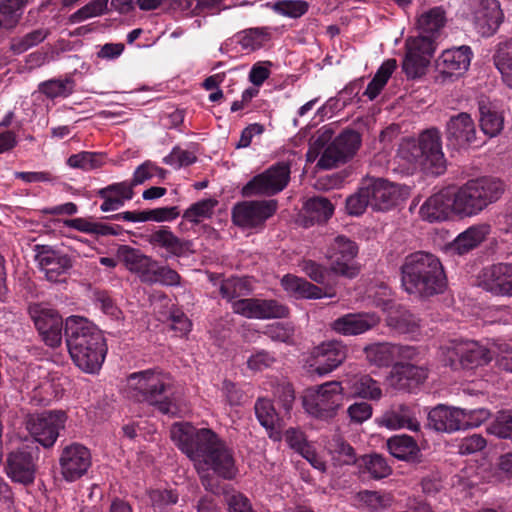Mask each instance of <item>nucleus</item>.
<instances>
[{
    "instance_id": "nucleus-6",
    "label": "nucleus",
    "mask_w": 512,
    "mask_h": 512,
    "mask_svg": "<svg viewBox=\"0 0 512 512\" xmlns=\"http://www.w3.org/2000/svg\"><path fill=\"white\" fill-rule=\"evenodd\" d=\"M450 189L454 200V215L472 217L500 198L503 184L497 179L483 177L469 180L460 187L451 186Z\"/></svg>"
},
{
    "instance_id": "nucleus-19",
    "label": "nucleus",
    "mask_w": 512,
    "mask_h": 512,
    "mask_svg": "<svg viewBox=\"0 0 512 512\" xmlns=\"http://www.w3.org/2000/svg\"><path fill=\"white\" fill-rule=\"evenodd\" d=\"M234 313L246 318L270 319L287 316L288 309L276 300L246 298L232 303Z\"/></svg>"
},
{
    "instance_id": "nucleus-22",
    "label": "nucleus",
    "mask_w": 512,
    "mask_h": 512,
    "mask_svg": "<svg viewBox=\"0 0 512 512\" xmlns=\"http://www.w3.org/2000/svg\"><path fill=\"white\" fill-rule=\"evenodd\" d=\"M445 130L447 140L459 148L474 144L477 138L475 122L466 112L451 116L446 123Z\"/></svg>"
},
{
    "instance_id": "nucleus-9",
    "label": "nucleus",
    "mask_w": 512,
    "mask_h": 512,
    "mask_svg": "<svg viewBox=\"0 0 512 512\" xmlns=\"http://www.w3.org/2000/svg\"><path fill=\"white\" fill-rule=\"evenodd\" d=\"M290 173V165L279 162L248 181L243 186L241 194L244 197L276 195L288 185Z\"/></svg>"
},
{
    "instance_id": "nucleus-45",
    "label": "nucleus",
    "mask_w": 512,
    "mask_h": 512,
    "mask_svg": "<svg viewBox=\"0 0 512 512\" xmlns=\"http://www.w3.org/2000/svg\"><path fill=\"white\" fill-rule=\"evenodd\" d=\"M387 323L398 332L404 334L414 335L419 328L418 319L406 310L389 313Z\"/></svg>"
},
{
    "instance_id": "nucleus-42",
    "label": "nucleus",
    "mask_w": 512,
    "mask_h": 512,
    "mask_svg": "<svg viewBox=\"0 0 512 512\" xmlns=\"http://www.w3.org/2000/svg\"><path fill=\"white\" fill-rule=\"evenodd\" d=\"M367 360L376 366H388L395 360V344L375 343L364 349Z\"/></svg>"
},
{
    "instance_id": "nucleus-31",
    "label": "nucleus",
    "mask_w": 512,
    "mask_h": 512,
    "mask_svg": "<svg viewBox=\"0 0 512 512\" xmlns=\"http://www.w3.org/2000/svg\"><path fill=\"white\" fill-rule=\"evenodd\" d=\"M343 383L350 397L372 401H378L382 397V389L379 383L369 375H352L347 377Z\"/></svg>"
},
{
    "instance_id": "nucleus-3",
    "label": "nucleus",
    "mask_w": 512,
    "mask_h": 512,
    "mask_svg": "<svg viewBox=\"0 0 512 512\" xmlns=\"http://www.w3.org/2000/svg\"><path fill=\"white\" fill-rule=\"evenodd\" d=\"M401 285L408 294L419 298L442 293L446 276L441 261L425 251L407 255L401 266Z\"/></svg>"
},
{
    "instance_id": "nucleus-21",
    "label": "nucleus",
    "mask_w": 512,
    "mask_h": 512,
    "mask_svg": "<svg viewBox=\"0 0 512 512\" xmlns=\"http://www.w3.org/2000/svg\"><path fill=\"white\" fill-rule=\"evenodd\" d=\"M364 184L375 210L389 209L405 194L399 185L381 178H367Z\"/></svg>"
},
{
    "instance_id": "nucleus-40",
    "label": "nucleus",
    "mask_w": 512,
    "mask_h": 512,
    "mask_svg": "<svg viewBox=\"0 0 512 512\" xmlns=\"http://www.w3.org/2000/svg\"><path fill=\"white\" fill-rule=\"evenodd\" d=\"M445 22V11L441 7H434L419 15L417 28L422 34L432 37L445 25Z\"/></svg>"
},
{
    "instance_id": "nucleus-15",
    "label": "nucleus",
    "mask_w": 512,
    "mask_h": 512,
    "mask_svg": "<svg viewBox=\"0 0 512 512\" xmlns=\"http://www.w3.org/2000/svg\"><path fill=\"white\" fill-rule=\"evenodd\" d=\"M29 314L46 345L57 347L62 342V317L45 304H33Z\"/></svg>"
},
{
    "instance_id": "nucleus-26",
    "label": "nucleus",
    "mask_w": 512,
    "mask_h": 512,
    "mask_svg": "<svg viewBox=\"0 0 512 512\" xmlns=\"http://www.w3.org/2000/svg\"><path fill=\"white\" fill-rule=\"evenodd\" d=\"M380 318L374 313H350L337 318L332 323V329L345 336L365 333L374 328Z\"/></svg>"
},
{
    "instance_id": "nucleus-30",
    "label": "nucleus",
    "mask_w": 512,
    "mask_h": 512,
    "mask_svg": "<svg viewBox=\"0 0 512 512\" xmlns=\"http://www.w3.org/2000/svg\"><path fill=\"white\" fill-rule=\"evenodd\" d=\"M427 377L426 370L405 362L395 363L389 377V383L396 389H411L422 383Z\"/></svg>"
},
{
    "instance_id": "nucleus-53",
    "label": "nucleus",
    "mask_w": 512,
    "mask_h": 512,
    "mask_svg": "<svg viewBox=\"0 0 512 512\" xmlns=\"http://www.w3.org/2000/svg\"><path fill=\"white\" fill-rule=\"evenodd\" d=\"M333 143L338 147L345 158L349 160L358 150L361 139L357 132L347 130L337 136Z\"/></svg>"
},
{
    "instance_id": "nucleus-28",
    "label": "nucleus",
    "mask_w": 512,
    "mask_h": 512,
    "mask_svg": "<svg viewBox=\"0 0 512 512\" xmlns=\"http://www.w3.org/2000/svg\"><path fill=\"white\" fill-rule=\"evenodd\" d=\"M36 465L31 454L24 451L12 452L7 457L6 473L17 483L30 484L35 478Z\"/></svg>"
},
{
    "instance_id": "nucleus-54",
    "label": "nucleus",
    "mask_w": 512,
    "mask_h": 512,
    "mask_svg": "<svg viewBox=\"0 0 512 512\" xmlns=\"http://www.w3.org/2000/svg\"><path fill=\"white\" fill-rule=\"evenodd\" d=\"M40 91L47 97H67L73 92V82L69 79H53L40 85Z\"/></svg>"
},
{
    "instance_id": "nucleus-61",
    "label": "nucleus",
    "mask_w": 512,
    "mask_h": 512,
    "mask_svg": "<svg viewBox=\"0 0 512 512\" xmlns=\"http://www.w3.org/2000/svg\"><path fill=\"white\" fill-rule=\"evenodd\" d=\"M196 161L194 153L175 147L164 157L163 162L175 169L193 164Z\"/></svg>"
},
{
    "instance_id": "nucleus-44",
    "label": "nucleus",
    "mask_w": 512,
    "mask_h": 512,
    "mask_svg": "<svg viewBox=\"0 0 512 512\" xmlns=\"http://www.w3.org/2000/svg\"><path fill=\"white\" fill-rule=\"evenodd\" d=\"M304 209L307 216L316 222L327 221L334 212V206L323 197H314L307 200Z\"/></svg>"
},
{
    "instance_id": "nucleus-14",
    "label": "nucleus",
    "mask_w": 512,
    "mask_h": 512,
    "mask_svg": "<svg viewBox=\"0 0 512 512\" xmlns=\"http://www.w3.org/2000/svg\"><path fill=\"white\" fill-rule=\"evenodd\" d=\"M276 200L243 201L232 210L235 225L244 229L262 226L277 210Z\"/></svg>"
},
{
    "instance_id": "nucleus-5",
    "label": "nucleus",
    "mask_w": 512,
    "mask_h": 512,
    "mask_svg": "<svg viewBox=\"0 0 512 512\" xmlns=\"http://www.w3.org/2000/svg\"><path fill=\"white\" fill-rule=\"evenodd\" d=\"M129 395L138 402H147L163 414L174 415L176 406L166 394L172 388V378L161 370L148 369L127 378Z\"/></svg>"
},
{
    "instance_id": "nucleus-49",
    "label": "nucleus",
    "mask_w": 512,
    "mask_h": 512,
    "mask_svg": "<svg viewBox=\"0 0 512 512\" xmlns=\"http://www.w3.org/2000/svg\"><path fill=\"white\" fill-rule=\"evenodd\" d=\"M269 38L267 28H250L239 34V43L243 49L254 51L262 47Z\"/></svg>"
},
{
    "instance_id": "nucleus-64",
    "label": "nucleus",
    "mask_w": 512,
    "mask_h": 512,
    "mask_svg": "<svg viewBox=\"0 0 512 512\" xmlns=\"http://www.w3.org/2000/svg\"><path fill=\"white\" fill-rule=\"evenodd\" d=\"M229 512H254L249 499L234 490H224Z\"/></svg>"
},
{
    "instance_id": "nucleus-33",
    "label": "nucleus",
    "mask_w": 512,
    "mask_h": 512,
    "mask_svg": "<svg viewBox=\"0 0 512 512\" xmlns=\"http://www.w3.org/2000/svg\"><path fill=\"white\" fill-rule=\"evenodd\" d=\"M489 232L490 226L487 224L471 226L460 233L449 248L452 252L463 255L482 243Z\"/></svg>"
},
{
    "instance_id": "nucleus-52",
    "label": "nucleus",
    "mask_w": 512,
    "mask_h": 512,
    "mask_svg": "<svg viewBox=\"0 0 512 512\" xmlns=\"http://www.w3.org/2000/svg\"><path fill=\"white\" fill-rule=\"evenodd\" d=\"M487 431L498 438L512 440V413L508 411L498 412L493 422L488 426Z\"/></svg>"
},
{
    "instance_id": "nucleus-29",
    "label": "nucleus",
    "mask_w": 512,
    "mask_h": 512,
    "mask_svg": "<svg viewBox=\"0 0 512 512\" xmlns=\"http://www.w3.org/2000/svg\"><path fill=\"white\" fill-rule=\"evenodd\" d=\"M379 426L389 430L407 428L411 431H418L420 424L413 410L406 405L391 407L376 420Z\"/></svg>"
},
{
    "instance_id": "nucleus-39",
    "label": "nucleus",
    "mask_w": 512,
    "mask_h": 512,
    "mask_svg": "<svg viewBox=\"0 0 512 512\" xmlns=\"http://www.w3.org/2000/svg\"><path fill=\"white\" fill-rule=\"evenodd\" d=\"M31 373L38 375L41 379L40 383L34 387L35 397H39L41 402L48 403L59 396L60 385L56 383V378L50 376L46 369L39 366L31 369Z\"/></svg>"
},
{
    "instance_id": "nucleus-60",
    "label": "nucleus",
    "mask_w": 512,
    "mask_h": 512,
    "mask_svg": "<svg viewBox=\"0 0 512 512\" xmlns=\"http://www.w3.org/2000/svg\"><path fill=\"white\" fill-rule=\"evenodd\" d=\"M147 494L155 512H161L166 506L178 501V495L171 490L152 489Z\"/></svg>"
},
{
    "instance_id": "nucleus-27",
    "label": "nucleus",
    "mask_w": 512,
    "mask_h": 512,
    "mask_svg": "<svg viewBox=\"0 0 512 512\" xmlns=\"http://www.w3.org/2000/svg\"><path fill=\"white\" fill-rule=\"evenodd\" d=\"M472 59L469 46L445 50L437 60L438 70L447 76H460L467 71Z\"/></svg>"
},
{
    "instance_id": "nucleus-35",
    "label": "nucleus",
    "mask_w": 512,
    "mask_h": 512,
    "mask_svg": "<svg viewBox=\"0 0 512 512\" xmlns=\"http://www.w3.org/2000/svg\"><path fill=\"white\" fill-rule=\"evenodd\" d=\"M386 445L389 453L399 460L415 461L420 454L417 442L412 436L406 434L390 437Z\"/></svg>"
},
{
    "instance_id": "nucleus-47",
    "label": "nucleus",
    "mask_w": 512,
    "mask_h": 512,
    "mask_svg": "<svg viewBox=\"0 0 512 512\" xmlns=\"http://www.w3.org/2000/svg\"><path fill=\"white\" fill-rule=\"evenodd\" d=\"M494 63L502 76L503 82L512 87V45L499 46L494 55Z\"/></svg>"
},
{
    "instance_id": "nucleus-48",
    "label": "nucleus",
    "mask_w": 512,
    "mask_h": 512,
    "mask_svg": "<svg viewBox=\"0 0 512 512\" xmlns=\"http://www.w3.org/2000/svg\"><path fill=\"white\" fill-rule=\"evenodd\" d=\"M181 277L174 269L169 266L159 265L155 260V266L149 271L145 280L148 283H160L166 286L180 285Z\"/></svg>"
},
{
    "instance_id": "nucleus-59",
    "label": "nucleus",
    "mask_w": 512,
    "mask_h": 512,
    "mask_svg": "<svg viewBox=\"0 0 512 512\" xmlns=\"http://www.w3.org/2000/svg\"><path fill=\"white\" fill-rule=\"evenodd\" d=\"M299 268L306 276L311 280L319 284H326L332 271L328 270L321 264L316 263L313 260H302L299 263Z\"/></svg>"
},
{
    "instance_id": "nucleus-37",
    "label": "nucleus",
    "mask_w": 512,
    "mask_h": 512,
    "mask_svg": "<svg viewBox=\"0 0 512 512\" xmlns=\"http://www.w3.org/2000/svg\"><path fill=\"white\" fill-rule=\"evenodd\" d=\"M255 414L260 424L268 431L269 436L278 440L280 438L279 418L271 401L259 398L255 403Z\"/></svg>"
},
{
    "instance_id": "nucleus-11",
    "label": "nucleus",
    "mask_w": 512,
    "mask_h": 512,
    "mask_svg": "<svg viewBox=\"0 0 512 512\" xmlns=\"http://www.w3.org/2000/svg\"><path fill=\"white\" fill-rule=\"evenodd\" d=\"M66 414L63 411H45L29 415L26 419V429L30 435L45 448L52 447L60 430L64 429Z\"/></svg>"
},
{
    "instance_id": "nucleus-8",
    "label": "nucleus",
    "mask_w": 512,
    "mask_h": 512,
    "mask_svg": "<svg viewBox=\"0 0 512 512\" xmlns=\"http://www.w3.org/2000/svg\"><path fill=\"white\" fill-rule=\"evenodd\" d=\"M440 357L453 369H473L492 360V344L487 347L476 341L452 340L441 346Z\"/></svg>"
},
{
    "instance_id": "nucleus-43",
    "label": "nucleus",
    "mask_w": 512,
    "mask_h": 512,
    "mask_svg": "<svg viewBox=\"0 0 512 512\" xmlns=\"http://www.w3.org/2000/svg\"><path fill=\"white\" fill-rule=\"evenodd\" d=\"M106 156L100 152L81 151L72 154L67 159V165L73 169L90 171L98 169L105 164Z\"/></svg>"
},
{
    "instance_id": "nucleus-51",
    "label": "nucleus",
    "mask_w": 512,
    "mask_h": 512,
    "mask_svg": "<svg viewBox=\"0 0 512 512\" xmlns=\"http://www.w3.org/2000/svg\"><path fill=\"white\" fill-rule=\"evenodd\" d=\"M328 449L339 465H351L356 462L354 449L341 438H334Z\"/></svg>"
},
{
    "instance_id": "nucleus-7",
    "label": "nucleus",
    "mask_w": 512,
    "mask_h": 512,
    "mask_svg": "<svg viewBox=\"0 0 512 512\" xmlns=\"http://www.w3.org/2000/svg\"><path fill=\"white\" fill-rule=\"evenodd\" d=\"M345 388L340 381H327L308 388L303 396L305 411L314 418L330 420L342 408Z\"/></svg>"
},
{
    "instance_id": "nucleus-58",
    "label": "nucleus",
    "mask_w": 512,
    "mask_h": 512,
    "mask_svg": "<svg viewBox=\"0 0 512 512\" xmlns=\"http://www.w3.org/2000/svg\"><path fill=\"white\" fill-rule=\"evenodd\" d=\"M368 206H371V198H369L367 188L363 181L359 190L347 198L346 209L350 215L357 216L364 213Z\"/></svg>"
},
{
    "instance_id": "nucleus-56",
    "label": "nucleus",
    "mask_w": 512,
    "mask_h": 512,
    "mask_svg": "<svg viewBox=\"0 0 512 512\" xmlns=\"http://www.w3.org/2000/svg\"><path fill=\"white\" fill-rule=\"evenodd\" d=\"M308 3L302 0H280L273 4V9L280 15L298 18L308 10Z\"/></svg>"
},
{
    "instance_id": "nucleus-62",
    "label": "nucleus",
    "mask_w": 512,
    "mask_h": 512,
    "mask_svg": "<svg viewBox=\"0 0 512 512\" xmlns=\"http://www.w3.org/2000/svg\"><path fill=\"white\" fill-rule=\"evenodd\" d=\"M348 161L338 147L332 142L322 153L317 166L322 169H332Z\"/></svg>"
},
{
    "instance_id": "nucleus-12",
    "label": "nucleus",
    "mask_w": 512,
    "mask_h": 512,
    "mask_svg": "<svg viewBox=\"0 0 512 512\" xmlns=\"http://www.w3.org/2000/svg\"><path fill=\"white\" fill-rule=\"evenodd\" d=\"M403 70L407 77L417 78L425 73L435 51L433 38L427 35L411 37L406 42Z\"/></svg>"
},
{
    "instance_id": "nucleus-2",
    "label": "nucleus",
    "mask_w": 512,
    "mask_h": 512,
    "mask_svg": "<svg viewBox=\"0 0 512 512\" xmlns=\"http://www.w3.org/2000/svg\"><path fill=\"white\" fill-rule=\"evenodd\" d=\"M65 336L74 364L86 373L98 372L107 353L101 330L88 319L73 315L66 319Z\"/></svg>"
},
{
    "instance_id": "nucleus-20",
    "label": "nucleus",
    "mask_w": 512,
    "mask_h": 512,
    "mask_svg": "<svg viewBox=\"0 0 512 512\" xmlns=\"http://www.w3.org/2000/svg\"><path fill=\"white\" fill-rule=\"evenodd\" d=\"M346 356L347 349L340 341L323 342L312 350L311 357L314 362L310 366L314 367L318 375L324 376L340 366Z\"/></svg>"
},
{
    "instance_id": "nucleus-16",
    "label": "nucleus",
    "mask_w": 512,
    "mask_h": 512,
    "mask_svg": "<svg viewBox=\"0 0 512 512\" xmlns=\"http://www.w3.org/2000/svg\"><path fill=\"white\" fill-rule=\"evenodd\" d=\"M154 250L165 252V258L187 257L193 254L194 244L191 240L178 237L167 226H161L143 236Z\"/></svg>"
},
{
    "instance_id": "nucleus-36",
    "label": "nucleus",
    "mask_w": 512,
    "mask_h": 512,
    "mask_svg": "<svg viewBox=\"0 0 512 512\" xmlns=\"http://www.w3.org/2000/svg\"><path fill=\"white\" fill-rule=\"evenodd\" d=\"M479 125L481 131L489 136L496 137L504 127V116L495 106L481 101L479 103Z\"/></svg>"
},
{
    "instance_id": "nucleus-38",
    "label": "nucleus",
    "mask_w": 512,
    "mask_h": 512,
    "mask_svg": "<svg viewBox=\"0 0 512 512\" xmlns=\"http://www.w3.org/2000/svg\"><path fill=\"white\" fill-rule=\"evenodd\" d=\"M355 499L359 506L371 512H382L394 503V497L389 492L363 490L356 494Z\"/></svg>"
},
{
    "instance_id": "nucleus-32",
    "label": "nucleus",
    "mask_w": 512,
    "mask_h": 512,
    "mask_svg": "<svg viewBox=\"0 0 512 512\" xmlns=\"http://www.w3.org/2000/svg\"><path fill=\"white\" fill-rule=\"evenodd\" d=\"M281 285L290 296L297 299H320L325 296H334L333 293H324L318 286L292 274L285 275L281 279Z\"/></svg>"
},
{
    "instance_id": "nucleus-4",
    "label": "nucleus",
    "mask_w": 512,
    "mask_h": 512,
    "mask_svg": "<svg viewBox=\"0 0 512 512\" xmlns=\"http://www.w3.org/2000/svg\"><path fill=\"white\" fill-rule=\"evenodd\" d=\"M397 158L407 169H422L442 174L446 158L442 149L441 132L437 128L422 131L418 138H406L399 144Z\"/></svg>"
},
{
    "instance_id": "nucleus-46",
    "label": "nucleus",
    "mask_w": 512,
    "mask_h": 512,
    "mask_svg": "<svg viewBox=\"0 0 512 512\" xmlns=\"http://www.w3.org/2000/svg\"><path fill=\"white\" fill-rule=\"evenodd\" d=\"M64 225L87 234L101 236L117 234L113 227L106 224L93 222L86 218L68 219L64 221Z\"/></svg>"
},
{
    "instance_id": "nucleus-13",
    "label": "nucleus",
    "mask_w": 512,
    "mask_h": 512,
    "mask_svg": "<svg viewBox=\"0 0 512 512\" xmlns=\"http://www.w3.org/2000/svg\"><path fill=\"white\" fill-rule=\"evenodd\" d=\"M35 261L44 278L52 283H62L73 267L69 255L50 246H36Z\"/></svg>"
},
{
    "instance_id": "nucleus-10",
    "label": "nucleus",
    "mask_w": 512,
    "mask_h": 512,
    "mask_svg": "<svg viewBox=\"0 0 512 512\" xmlns=\"http://www.w3.org/2000/svg\"><path fill=\"white\" fill-rule=\"evenodd\" d=\"M465 14L477 32L482 36H491L499 28L504 15L497 0H467Z\"/></svg>"
},
{
    "instance_id": "nucleus-57",
    "label": "nucleus",
    "mask_w": 512,
    "mask_h": 512,
    "mask_svg": "<svg viewBox=\"0 0 512 512\" xmlns=\"http://www.w3.org/2000/svg\"><path fill=\"white\" fill-rule=\"evenodd\" d=\"M47 34V31L44 29H37L23 37L14 38L11 42V49L17 54L23 53L44 41Z\"/></svg>"
},
{
    "instance_id": "nucleus-18",
    "label": "nucleus",
    "mask_w": 512,
    "mask_h": 512,
    "mask_svg": "<svg viewBox=\"0 0 512 512\" xmlns=\"http://www.w3.org/2000/svg\"><path fill=\"white\" fill-rule=\"evenodd\" d=\"M356 255L357 246L353 241L344 236L336 237L327 253L331 271L349 278L356 276L357 269L352 263Z\"/></svg>"
},
{
    "instance_id": "nucleus-1",
    "label": "nucleus",
    "mask_w": 512,
    "mask_h": 512,
    "mask_svg": "<svg viewBox=\"0 0 512 512\" xmlns=\"http://www.w3.org/2000/svg\"><path fill=\"white\" fill-rule=\"evenodd\" d=\"M171 439L185 453L200 475L203 486L212 493L220 491L217 479H232L236 474L231 449L211 429H196L189 423H175L170 430Z\"/></svg>"
},
{
    "instance_id": "nucleus-55",
    "label": "nucleus",
    "mask_w": 512,
    "mask_h": 512,
    "mask_svg": "<svg viewBox=\"0 0 512 512\" xmlns=\"http://www.w3.org/2000/svg\"><path fill=\"white\" fill-rule=\"evenodd\" d=\"M362 463L367 472L375 479L387 477L391 473L390 466L381 455H366L362 458Z\"/></svg>"
},
{
    "instance_id": "nucleus-50",
    "label": "nucleus",
    "mask_w": 512,
    "mask_h": 512,
    "mask_svg": "<svg viewBox=\"0 0 512 512\" xmlns=\"http://www.w3.org/2000/svg\"><path fill=\"white\" fill-rule=\"evenodd\" d=\"M217 205L214 199H203L192 204L183 214V218L192 223H200L204 219L210 218Z\"/></svg>"
},
{
    "instance_id": "nucleus-17",
    "label": "nucleus",
    "mask_w": 512,
    "mask_h": 512,
    "mask_svg": "<svg viewBox=\"0 0 512 512\" xmlns=\"http://www.w3.org/2000/svg\"><path fill=\"white\" fill-rule=\"evenodd\" d=\"M90 451L81 444L65 447L60 455L59 464L62 477L73 482L85 475L91 466Z\"/></svg>"
},
{
    "instance_id": "nucleus-25",
    "label": "nucleus",
    "mask_w": 512,
    "mask_h": 512,
    "mask_svg": "<svg viewBox=\"0 0 512 512\" xmlns=\"http://www.w3.org/2000/svg\"><path fill=\"white\" fill-rule=\"evenodd\" d=\"M464 409L440 404L428 414V423L434 430L453 433L463 430Z\"/></svg>"
},
{
    "instance_id": "nucleus-41",
    "label": "nucleus",
    "mask_w": 512,
    "mask_h": 512,
    "mask_svg": "<svg viewBox=\"0 0 512 512\" xmlns=\"http://www.w3.org/2000/svg\"><path fill=\"white\" fill-rule=\"evenodd\" d=\"M396 67L397 63L395 59H388L383 62L373 79L368 84L364 95H366L370 100H374L387 84Z\"/></svg>"
},
{
    "instance_id": "nucleus-23",
    "label": "nucleus",
    "mask_w": 512,
    "mask_h": 512,
    "mask_svg": "<svg viewBox=\"0 0 512 512\" xmlns=\"http://www.w3.org/2000/svg\"><path fill=\"white\" fill-rule=\"evenodd\" d=\"M480 286L496 295L512 296V264L498 263L485 268L480 275Z\"/></svg>"
},
{
    "instance_id": "nucleus-63",
    "label": "nucleus",
    "mask_w": 512,
    "mask_h": 512,
    "mask_svg": "<svg viewBox=\"0 0 512 512\" xmlns=\"http://www.w3.org/2000/svg\"><path fill=\"white\" fill-rule=\"evenodd\" d=\"M495 357L497 365L508 372H512V348L507 343L495 341L492 343V358Z\"/></svg>"
},
{
    "instance_id": "nucleus-34",
    "label": "nucleus",
    "mask_w": 512,
    "mask_h": 512,
    "mask_svg": "<svg viewBox=\"0 0 512 512\" xmlns=\"http://www.w3.org/2000/svg\"><path fill=\"white\" fill-rule=\"evenodd\" d=\"M120 255L126 268L138 274L141 280L145 282L149 271L155 266V260L139 250L128 246L121 249Z\"/></svg>"
},
{
    "instance_id": "nucleus-24",
    "label": "nucleus",
    "mask_w": 512,
    "mask_h": 512,
    "mask_svg": "<svg viewBox=\"0 0 512 512\" xmlns=\"http://www.w3.org/2000/svg\"><path fill=\"white\" fill-rule=\"evenodd\" d=\"M420 215L429 222L443 221L454 215V200L450 187L430 196L421 206Z\"/></svg>"
}]
</instances>
